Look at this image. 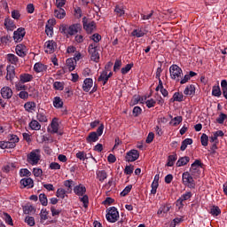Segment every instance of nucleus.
<instances>
[{"label":"nucleus","mask_w":227,"mask_h":227,"mask_svg":"<svg viewBox=\"0 0 227 227\" xmlns=\"http://www.w3.org/2000/svg\"><path fill=\"white\" fill-rule=\"evenodd\" d=\"M181 121H183L182 116H176L173 118L169 123L173 127H176L177 125H180Z\"/></svg>","instance_id":"obj_49"},{"label":"nucleus","mask_w":227,"mask_h":227,"mask_svg":"<svg viewBox=\"0 0 227 227\" xmlns=\"http://www.w3.org/2000/svg\"><path fill=\"white\" fill-rule=\"evenodd\" d=\"M59 130V122L58 118H53L50 126L48 127V132L51 134H58Z\"/></svg>","instance_id":"obj_14"},{"label":"nucleus","mask_w":227,"mask_h":227,"mask_svg":"<svg viewBox=\"0 0 227 227\" xmlns=\"http://www.w3.org/2000/svg\"><path fill=\"white\" fill-rule=\"evenodd\" d=\"M53 90L56 91H63V90H65V82H54Z\"/></svg>","instance_id":"obj_40"},{"label":"nucleus","mask_w":227,"mask_h":227,"mask_svg":"<svg viewBox=\"0 0 227 227\" xmlns=\"http://www.w3.org/2000/svg\"><path fill=\"white\" fill-rule=\"evenodd\" d=\"M57 43L56 42L51 40V41H46L44 43V52L46 54H52L54 51H56Z\"/></svg>","instance_id":"obj_13"},{"label":"nucleus","mask_w":227,"mask_h":227,"mask_svg":"<svg viewBox=\"0 0 227 227\" xmlns=\"http://www.w3.org/2000/svg\"><path fill=\"white\" fill-rule=\"evenodd\" d=\"M82 26L88 35H91L93 31L97 30V24L95 21H91L86 17L82 18Z\"/></svg>","instance_id":"obj_4"},{"label":"nucleus","mask_w":227,"mask_h":227,"mask_svg":"<svg viewBox=\"0 0 227 227\" xmlns=\"http://www.w3.org/2000/svg\"><path fill=\"white\" fill-rule=\"evenodd\" d=\"M6 70H7V74L5 78L7 81H11L12 82V81L15 79V67L9 65L7 66Z\"/></svg>","instance_id":"obj_18"},{"label":"nucleus","mask_w":227,"mask_h":227,"mask_svg":"<svg viewBox=\"0 0 227 227\" xmlns=\"http://www.w3.org/2000/svg\"><path fill=\"white\" fill-rule=\"evenodd\" d=\"M28 127L31 130H40V129H42V124H40V121L37 120H32L29 122Z\"/></svg>","instance_id":"obj_34"},{"label":"nucleus","mask_w":227,"mask_h":227,"mask_svg":"<svg viewBox=\"0 0 227 227\" xmlns=\"http://www.w3.org/2000/svg\"><path fill=\"white\" fill-rule=\"evenodd\" d=\"M114 12L117 17H123V15H125V9L123 8L122 5L115 6Z\"/></svg>","instance_id":"obj_44"},{"label":"nucleus","mask_w":227,"mask_h":227,"mask_svg":"<svg viewBox=\"0 0 227 227\" xmlns=\"http://www.w3.org/2000/svg\"><path fill=\"white\" fill-rule=\"evenodd\" d=\"M139 159V152L136 149L129 151L126 154L127 162H135Z\"/></svg>","instance_id":"obj_10"},{"label":"nucleus","mask_w":227,"mask_h":227,"mask_svg":"<svg viewBox=\"0 0 227 227\" xmlns=\"http://www.w3.org/2000/svg\"><path fill=\"white\" fill-rule=\"evenodd\" d=\"M202 168H203V164L201 163V160H195V161L191 166L190 171L192 175L198 176V175H200V173L201 172Z\"/></svg>","instance_id":"obj_7"},{"label":"nucleus","mask_w":227,"mask_h":227,"mask_svg":"<svg viewBox=\"0 0 227 227\" xmlns=\"http://www.w3.org/2000/svg\"><path fill=\"white\" fill-rule=\"evenodd\" d=\"M192 196V193H191V192H185L176 200V206L179 207V208L184 207V201H187V200H190Z\"/></svg>","instance_id":"obj_17"},{"label":"nucleus","mask_w":227,"mask_h":227,"mask_svg":"<svg viewBox=\"0 0 227 227\" xmlns=\"http://www.w3.org/2000/svg\"><path fill=\"white\" fill-rule=\"evenodd\" d=\"M176 159H178V156L176 154L169 155L168 158L167 166L168 168H172V166H175V162H176Z\"/></svg>","instance_id":"obj_41"},{"label":"nucleus","mask_w":227,"mask_h":227,"mask_svg":"<svg viewBox=\"0 0 227 227\" xmlns=\"http://www.w3.org/2000/svg\"><path fill=\"white\" fill-rule=\"evenodd\" d=\"M40 149L33 150L27 155V160L31 166H36L40 162Z\"/></svg>","instance_id":"obj_3"},{"label":"nucleus","mask_w":227,"mask_h":227,"mask_svg":"<svg viewBox=\"0 0 227 227\" xmlns=\"http://www.w3.org/2000/svg\"><path fill=\"white\" fill-rule=\"evenodd\" d=\"M200 143L202 146H208V136L207 134L203 133L200 137Z\"/></svg>","instance_id":"obj_56"},{"label":"nucleus","mask_w":227,"mask_h":227,"mask_svg":"<svg viewBox=\"0 0 227 227\" xmlns=\"http://www.w3.org/2000/svg\"><path fill=\"white\" fill-rule=\"evenodd\" d=\"M96 176L99 182H104L107 178V172L106 170H98Z\"/></svg>","instance_id":"obj_37"},{"label":"nucleus","mask_w":227,"mask_h":227,"mask_svg":"<svg viewBox=\"0 0 227 227\" xmlns=\"http://www.w3.org/2000/svg\"><path fill=\"white\" fill-rule=\"evenodd\" d=\"M132 67H134V64L126 65L124 67L121 69V74H122V75H126V74H129V72L132 70Z\"/></svg>","instance_id":"obj_51"},{"label":"nucleus","mask_w":227,"mask_h":227,"mask_svg":"<svg viewBox=\"0 0 227 227\" xmlns=\"http://www.w3.org/2000/svg\"><path fill=\"white\" fill-rule=\"evenodd\" d=\"M54 24H56L55 20H48V24L45 27V33L47 36H52L54 35Z\"/></svg>","instance_id":"obj_16"},{"label":"nucleus","mask_w":227,"mask_h":227,"mask_svg":"<svg viewBox=\"0 0 227 227\" xmlns=\"http://www.w3.org/2000/svg\"><path fill=\"white\" fill-rule=\"evenodd\" d=\"M182 180L184 185H186V187H190L191 189L194 188V179L192 178V176H191V173L184 172Z\"/></svg>","instance_id":"obj_6"},{"label":"nucleus","mask_w":227,"mask_h":227,"mask_svg":"<svg viewBox=\"0 0 227 227\" xmlns=\"http://www.w3.org/2000/svg\"><path fill=\"white\" fill-rule=\"evenodd\" d=\"M11 16H12V19H14V20H20V17H21L20 11H19V10L12 11Z\"/></svg>","instance_id":"obj_57"},{"label":"nucleus","mask_w":227,"mask_h":227,"mask_svg":"<svg viewBox=\"0 0 227 227\" xmlns=\"http://www.w3.org/2000/svg\"><path fill=\"white\" fill-rule=\"evenodd\" d=\"M113 76V72H109L107 69L104 70L98 78V82H102L103 86L107 84L109 78Z\"/></svg>","instance_id":"obj_9"},{"label":"nucleus","mask_w":227,"mask_h":227,"mask_svg":"<svg viewBox=\"0 0 227 227\" xmlns=\"http://www.w3.org/2000/svg\"><path fill=\"white\" fill-rule=\"evenodd\" d=\"M192 138H185L181 144V147H180L181 152H185V150L187 149V146H189V145H192Z\"/></svg>","instance_id":"obj_42"},{"label":"nucleus","mask_w":227,"mask_h":227,"mask_svg":"<svg viewBox=\"0 0 227 227\" xmlns=\"http://www.w3.org/2000/svg\"><path fill=\"white\" fill-rule=\"evenodd\" d=\"M16 54L20 58H24V56H26V45L18 44L16 46Z\"/></svg>","instance_id":"obj_32"},{"label":"nucleus","mask_w":227,"mask_h":227,"mask_svg":"<svg viewBox=\"0 0 227 227\" xmlns=\"http://www.w3.org/2000/svg\"><path fill=\"white\" fill-rule=\"evenodd\" d=\"M67 15V12H65V9L59 7V9L54 11V16L57 19H65Z\"/></svg>","instance_id":"obj_35"},{"label":"nucleus","mask_w":227,"mask_h":227,"mask_svg":"<svg viewBox=\"0 0 227 227\" xmlns=\"http://www.w3.org/2000/svg\"><path fill=\"white\" fill-rule=\"evenodd\" d=\"M88 158V155L84 152H78L76 153V159H79L80 160H86Z\"/></svg>","instance_id":"obj_62"},{"label":"nucleus","mask_w":227,"mask_h":227,"mask_svg":"<svg viewBox=\"0 0 227 227\" xmlns=\"http://www.w3.org/2000/svg\"><path fill=\"white\" fill-rule=\"evenodd\" d=\"M91 88H93V79L91 78H86L83 81V84H82V90L83 91H85L86 93H88L90 91V90H91Z\"/></svg>","instance_id":"obj_22"},{"label":"nucleus","mask_w":227,"mask_h":227,"mask_svg":"<svg viewBox=\"0 0 227 227\" xmlns=\"http://www.w3.org/2000/svg\"><path fill=\"white\" fill-rule=\"evenodd\" d=\"M6 59L8 63H11V65H15V67L19 65V58L15 54H12V53L7 54Z\"/></svg>","instance_id":"obj_29"},{"label":"nucleus","mask_w":227,"mask_h":227,"mask_svg":"<svg viewBox=\"0 0 227 227\" xmlns=\"http://www.w3.org/2000/svg\"><path fill=\"white\" fill-rule=\"evenodd\" d=\"M134 173V166L127 165L124 168L125 175H132Z\"/></svg>","instance_id":"obj_61"},{"label":"nucleus","mask_w":227,"mask_h":227,"mask_svg":"<svg viewBox=\"0 0 227 227\" xmlns=\"http://www.w3.org/2000/svg\"><path fill=\"white\" fill-rule=\"evenodd\" d=\"M63 98H61V97L57 96L55 98H53V107H55V109H63Z\"/></svg>","instance_id":"obj_28"},{"label":"nucleus","mask_w":227,"mask_h":227,"mask_svg":"<svg viewBox=\"0 0 227 227\" xmlns=\"http://www.w3.org/2000/svg\"><path fill=\"white\" fill-rule=\"evenodd\" d=\"M195 75H198L196 72L194 71H190L189 74H186L183 78H180L179 82L180 84H187V82L192 78L195 77Z\"/></svg>","instance_id":"obj_27"},{"label":"nucleus","mask_w":227,"mask_h":227,"mask_svg":"<svg viewBox=\"0 0 227 227\" xmlns=\"http://www.w3.org/2000/svg\"><path fill=\"white\" fill-rule=\"evenodd\" d=\"M212 95L213 97H217V98L221 97L222 92H221V87H219V85L213 86Z\"/></svg>","instance_id":"obj_48"},{"label":"nucleus","mask_w":227,"mask_h":227,"mask_svg":"<svg viewBox=\"0 0 227 227\" xmlns=\"http://www.w3.org/2000/svg\"><path fill=\"white\" fill-rule=\"evenodd\" d=\"M33 79H35V76H33V74H28V73H22L21 74H20V81L21 82H24L26 84V82H31V81H33Z\"/></svg>","instance_id":"obj_24"},{"label":"nucleus","mask_w":227,"mask_h":227,"mask_svg":"<svg viewBox=\"0 0 227 227\" xmlns=\"http://www.w3.org/2000/svg\"><path fill=\"white\" fill-rule=\"evenodd\" d=\"M180 223H184V216L176 217L170 223V227H176V224H180Z\"/></svg>","instance_id":"obj_53"},{"label":"nucleus","mask_w":227,"mask_h":227,"mask_svg":"<svg viewBox=\"0 0 227 227\" xmlns=\"http://www.w3.org/2000/svg\"><path fill=\"white\" fill-rule=\"evenodd\" d=\"M172 98L173 102H184V94L182 92H175Z\"/></svg>","instance_id":"obj_43"},{"label":"nucleus","mask_w":227,"mask_h":227,"mask_svg":"<svg viewBox=\"0 0 227 227\" xmlns=\"http://www.w3.org/2000/svg\"><path fill=\"white\" fill-rule=\"evenodd\" d=\"M3 218L4 219L6 224H9V226H13V219H12V216L8 215V213H4Z\"/></svg>","instance_id":"obj_52"},{"label":"nucleus","mask_w":227,"mask_h":227,"mask_svg":"<svg viewBox=\"0 0 227 227\" xmlns=\"http://www.w3.org/2000/svg\"><path fill=\"white\" fill-rule=\"evenodd\" d=\"M12 169H15V164L14 163H9L5 165L3 168V172L4 173H10Z\"/></svg>","instance_id":"obj_54"},{"label":"nucleus","mask_w":227,"mask_h":227,"mask_svg":"<svg viewBox=\"0 0 227 227\" xmlns=\"http://www.w3.org/2000/svg\"><path fill=\"white\" fill-rule=\"evenodd\" d=\"M57 198H59V200H65V197L67 196V191L63 188H59L56 192Z\"/></svg>","instance_id":"obj_47"},{"label":"nucleus","mask_w":227,"mask_h":227,"mask_svg":"<svg viewBox=\"0 0 227 227\" xmlns=\"http://www.w3.org/2000/svg\"><path fill=\"white\" fill-rule=\"evenodd\" d=\"M82 29V26L81 23H75L73 25H61L59 27L60 33H63L64 35H67L69 36H74V35H77V33L81 32Z\"/></svg>","instance_id":"obj_1"},{"label":"nucleus","mask_w":227,"mask_h":227,"mask_svg":"<svg viewBox=\"0 0 227 227\" xmlns=\"http://www.w3.org/2000/svg\"><path fill=\"white\" fill-rule=\"evenodd\" d=\"M25 223H27L28 226H35V218L33 216H27Z\"/></svg>","instance_id":"obj_64"},{"label":"nucleus","mask_w":227,"mask_h":227,"mask_svg":"<svg viewBox=\"0 0 227 227\" xmlns=\"http://www.w3.org/2000/svg\"><path fill=\"white\" fill-rule=\"evenodd\" d=\"M20 184L23 185V187H27V189H33L35 185V182L31 179V177L21 179Z\"/></svg>","instance_id":"obj_26"},{"label":"nucleus","mask_w":227,"mask_h":227,"mask_svg":"<svg viewBox=\"0 0 227 227\" xmlns=\"http://www.w3.org/2000/svg\"><path fill=\"white\" fill-rule=\"evenodd\" d=\"M4 27H6V29L8 31H13V29H15V27H17L15 26V23L13 22V20L7 18L4 20Z\"/></svg>","instance_id":"obj_30"},{"label":"nucleus","mask_w":227,"mask_h":227,"mask_svg":"<svg viewBox=\"0 0 227 227\" xmlns=\"http://www.w3.org/2000/svg\"><path fill=\"white\" fill-rule=\"evenodd\" d=\"M41 223L49 219V212L47 209H42L40 212Z\"/></svg>","instance_id":"obj_50"},{"label":"nucleus","mask_w":227,"mask_h":227,"mask_svg":"<svg viewBox=\"0 0 227 227\" xmlns=\"http://www.w3.org/2000/svg\"><path fill=\"white\" fill-rule=\"evenodd\" d=\"M98 135L97 134V132H90L89 134V136L87 137V143H97V141H98Z\"/></svg>","instance_id":"obj_36"},{"label":"nucleus","mask_w":227,"mask_h":227,"mask_svg":"<svg viewBox=\"0 0 227 227\" xmlns=\"http://www.w3.org/2000/svg\"><path fill=\"white\" fill-rule=\"evenodd\" d=\"M24 36H26V29L24 27H19L13 33V39L15 42H22Z\"/></svg>","instance_id":"obj_12"},{"label":"nucleus","mask_w":227,"mask_h":227,"mask_svg":"<svg viewBox=\"0 0 227 227\" xmlns=\"http://www.w3.org/2000/svg\"><path fill=\"white\" fill-rule=\"evenodd\" d=\"M189 160H191V159L188 156H184L180 158L176 165L177 168H182V166H186V164L189 162Z\"/></svg>","instance_id":"obj_38"},{"label":"nucleus","mask_w":227,"mask_h":227,"mask_svg":"<svg viewBox=\"0 0 227 227\" xmlns=\"http://www.w3.org/2000/svg\"><path fill=\"white\" fill-rule=\"evenodd\" d=\"M36 121H39V123H47L49 121L47 111L43 109H39L36 113Z\"/></svg>","instance_id":"obj_11"},{"label":"nucleus","mask_w":227,"mask_h":227,"mask_svg":"<svg viewBox=\"0 0 227 227\" xmlns=\"http://www.w3.org/2000/svg\"><path fill=\"white\" fill-rule=\"evenodd\" d=\"M89 52L91 55L90 59L92 61H95L96 63H98V60L100 59V55L98 54V51H97V43L90 44Z\"/></svg>","instance_id":"obj_8"},{"label":"nucleus","mask_w":227,"mask_h":227,"mask_svg":"<svg viewBox=\"0 0 227 227\" xmlns=\"http://www.w3.org/2000/svg\"><path fill=\"white\" fill-rule=\"evenodd\" d=\"M0 147L4 150V148H15V144H10V142H1Z\"/></svg>","instance_id":"obj_60"},{"label":"nucleus","mask_w":227,"mask_h":227,"mask_svg":"<svg viewBox=\"0 0 227 227\" xmlns=\"http://www.w3.org/2000/svg\"><path fill=\"white\" fill-rule=\"evenodd\" d=\"M196 94V86L194 84H189L184 90V95L187 97H193Z\"/></svg>","instance_id":"obj_20"},{"label":"nucleus","mask_w":227,"mask_h":227,"mask_svg":"<svg viewBox=\"0 0 227 227\" xmlns=\"http://www.w3.org/2000/svg\"><path fill=\"white\" fill-rule=\"evenodd\" d=\"M39 201L41 205H43V207H47L48 200H47V196L44 193H41L39 195Z\"/></svg>","instance_id":"obj_55"},{"label":"nucleus","mask_w":227,"mask_h":227,"mask_svg":"<svg viewBox=\"0 0 227 227\" xmlns=\"http://www.w3.org/2000/svg\"><path fill=\"white\" fill-rule=\"evenodd\" d=\"M156 91H160L163 97H168V93L166 89H164V85L162 84V80H160L159 85L156 87Z\"/></svg>","instance_id":"obj_39"},{"label":"nucleus","mask_w":227,"mask_h":227,"mask_svg":"<svg viewBox=\"0 0 227 227\" xmlns=\"http://www.w3.org/2000/svg\"><path fill=\"white\" fill-rule=\"evenodd\" d=\"M24 108H25V111H27V113H33L35 109H36V103L33 101H28L25 103Z\"/></svg>","instance_id":"obj_31"},{"label":"nucleus","mask_w":227,"mask_h":227,"mask_svg":"<svg viewBox=\"0 0 227 227\" xmlns=\"http://www.w3.org/2000/svg\"><path fill=\"white\" fill-rule=\"evenodd\" d=\"M74 192L76 194V196H84V194H86V186L80 184L74 187Z\"/></svg>","instance_id":"obj_19"},{"label":"nucleus","mask_w":227,"mask_h":227,"mask_svg":"<svg viewBox=\"0 0 227 227\" xmlns=\"http://www.w3.org/2000/svg\"><path fill=\"white\" fill-rule=\"evenodd\" d=\"M210 214L214 216H217L221 214V208H219V207H217V206H214L211 208Z\"/></svg>","instance_id":"obj_58"},{"label":"nucleus","mask_w":227,"mask_h":227,"mask_svg":"<svg viewBox=\"0 0 227 227\" xmlns=\"http://www.w3.org/2000/svg\"><path fill=\"white\" fill-rule=\"evenodd\" d=\"M20 176L24 177V176H31V171L27 168H21L20 170Z\"/></svg>","instance_id":"obj_59"},{"label":"nucleus","mask_w":227,"mask_h":227,"mask_svg":"<svg viewBox=\"0 0 227 227\" xmlns=\"http://www.w3.org/2000/svg\"><path fill=\"white\" fill-rule=\"evenodd\" d=\"M145 35H146V30L143 27L136 28L131 33V36H135L136 38H143Z\"/></svg>","instance_id":"obj_23"},{"label":"nucleus","mask_w":227,"mask_h":227,"mask_svg":"<svg viewBox=\"0 0 227 227\" xmlns=\"http://www.w3.org/2000/svg\"><path fill=\"white\" fill-rule=\"evenodd\" d=\"M47 65H44L43 63L42 62H36L35 65H34V72H35V74H43L45 72H47Z\"/></svg>","instance_id":"obj_15"},{"label":"nucleus","mask_w":227,"mask_h":227,"mask_svg":"<svg viewBox=\"0 0 227 227\" xmlns=\"http://www.w3.org/2000/svg\"><path fill=\"white\" fill-rule=\"evenodd\" d=\"M1 95L3 98H12L13 97V90L10 87H4L1 89Z\"/></svg>","instance_id":"obj_21"},{"label":"nucleus","mask_w":227,"mask_h":227,"mask_svg":"<svg viewBox=\"0 0 227 227\" xmlns=\"http://www.w3.org/2000/svg\"><path fill=\"white\" fill-rule=\"evenodd\" d=\"M80 201L83 204L84 208H88V205H90V199L88 195L83 194L79 197Z\"/></svg>","instance_id":"obj_45"},{"label":"nucleus","mask_w":227,"mask_h":227,"mask_svg":"<svg viewBox=\"0 0 227 227\" xmlns=\"http://www.w3.org/2000/svg\"><path fill=\"white\" fill-rule=\"evenodd\" d=\"M120 219V213L118 212V208L115 207H112L107 210L106 214V221L108 223H116Z\"/></svg>","instance_id":"obj_5"},{"label":"nucleus","mask_w":227,"mask_h":227,"mask_svg":"<svg viewBox=\"0 0 227 227\" xmlns=\"http://www.w3.org/2000/svg\"><path fill=\"white\" fill-rule=\"evenodd\" d=\"M27 86L25 85L24 82H21L20 80V82H15V89L17 91H26Z\"/></svg>","instance_id":"obj_46"},{"label":"nucleus","mask_w":227,"mask_h":227,"mask_svg":"<svg viewBox=\"0 0 227 227\" xmlns=\"http://www.w3.org/2000/svg\"><path fill=\"white\" fill-rule=\"evenodd\" d=\"M170 79L176 81V82H180V79H182V75H184V71L177 65H172L169 67Z\"/></svg>","instance_id":"obj_2"},{"label":"nucleus","mask_w":227,"mask_h":227,"mask_svg":"<svg viewBox=\"0 0 227 227\" xmlns=\"http://www.w3.org/2000/svg\"><path fill=\"white\" fill-rule=\"evenodd\" d=\"M66 67L69 72H74V70H75V67H77V62L74 59H67L66 61Z\"/></svg>","instance_id":"obj_25"},{"label":"nucleus","mask_w":227,"mask_h":227,"mask_svg":"<svg viewBox=\"0 0 227 227\" xmlns=\"http://www.w3.org/2000/svg\"><path fill=\"white\" fill-rule=\"evenodd\" d=\"M33 175L34 176L40 177L42 176V175H43V171L42 170V168H34Z\"/></svg>","instance_id":"obj_63"},{"label":"nucleus","mask_w":227,"mask_h":227,"mask_svg":"<svg viewBox=\"0 0 227 227\" xmlns=\"http://www.w3.org/2000/svg\"><path fill=\"white\" fill-rule=\"evenodd\" d=\"M169 210H171V207L166 205V206H161L157 214L159 215V217H164V215H166V214H168V212H169Z\"/></svg>","instance_id":"obj_33"}]
</instances>
